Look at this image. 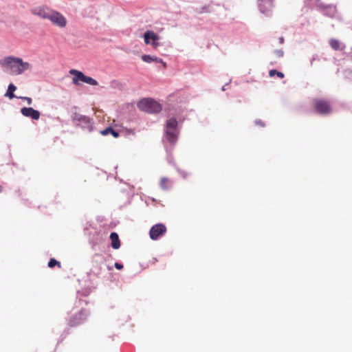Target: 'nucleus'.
Returning a JSON list of instances; mask_svg holds the SVG:
<instances>
[{
	"mask_svg": "<svg viewBox=\"0 0 352 352\" xmlns=\"http://www.w3.org/2000/svg\"><path fill=\"white\" fill-rule=\"evenodd\" d=\"M16 87L13 83L9 84V85L8 87L7 91L5 94V96L9 98L10 99L16 98L17 96H16L14 94V92L16 91Z\"/></svg>",
	"mask_w": 352,
	"mask_h": 352,
	"instance_id": "nucleus-18",
	"label": "nucleus"
},
{
	"mask_svg": "<svg viewBox=\"0 0 352 352\" xmlns=\"http://www.w3.org/2000/svg\"><path fill=\"white\" fill-rule=\"evenodd\" d=\"M110 239L111 241V247L113 249L117 250L120 248V241L118 234L116 232H113L110 234Z\"/></svg>",
	"mask_w": 352,
	"mask_h": 352,
	"instance_id": "nucleus-15",
	"label": "nucleus"
},
{
	"mask_svg": "<svg viewBox=\"0 0 352 352\" xmlns=\"http://www.w3.org/2000/svg\"><path fill=\"white\" fill-rule=\"evenodd\" d=\"M274 0H258V8L261 13L270 16L273 8Z\"/></svg>",
	"mask_w": 352,
	"mask_h": 352,
	"instance_id": "nucleus-10",
	"label": "nucleus"
},
{
	"mask_svg": "<svg viewBox=\"0 0 352 352\" xmlns=\"http://www.w3.org/2000/svg\"><path fill=\"white\" fill-rule=\"evenodd\" d=\"M16 98L25 100L28 102V104L30 105L32 104V100L30 97L23 96V97H16Z\"/></svg>",
	"mask_w": 352,
	"mask_h": 352,
	"instance_id": "nucleus-24",
	"label": "nucleus"
},
{
	"mask_svg": "<svg viewBox=\"0 0 352 352\" xmlns=\"http://www.w3.org/2000/svg\"><path fill=\"white\" fill-rule=\"evenodd\" d=\"M168 182V178L166 177H162L160 181V187L163 190H168L169 188L166 186V184Z\"/></svg>",
	"mask_w": 352,
	"mask_h": 352,
	"instance_id": "nucleus-23",
	"label": "nucleus"
},
{
	"mask_svg": "<svg viewBox=\"0 0 352 352\" xmlns=\"http://www.w3.org/2000/svg\"><path fill=\"white\" fill-rule=\"evenodd\" d=\"M71 117L73 122L82 130L88 132H91L94 130V122L89 117L77 112H73Z\"/></svg>",
	"mask_w": 352,
	"mask_h": 352,
	"instance_id": "nucleus-2",
	"label": "nucleus"
},
{
	"mask_svg": "<svg viewBox=\"0 0 352 352\" xmlns=\"http://www.w3.org/2000/svg\"><path fill=\"white\" fill-rule=\"evenodd\" d=\"M315 109L317 113L322 115H328L331 112L329 103L324 100H316L315 101Z\"/></svg>",
	"mask_w": 352,
	"mask_h": 352,
	"instance_id": "nucleus-7",
	"label": "nucleus"
},
{
	"mask_svg": "<svg viewBox=\"0 0 352 352\" xmlns=\"http://www.w3.org/2000/svg\"><path fill=\"white\" fill-rule=\"evenodd\" d=\"M21 113L25 117L30 118L35 120H38L41 116L40 112L32 107H23L21 109Z\"/></svg>",
	"mask_w": 352,
	"mask_h": 352,
	"instance_id": "nucleus-12",
	"label": "nucleus"
},
{
	"mask_svg": "<svg viewBox=\"0 0 352 352\" xmlns=\"http://www.w3.org/2000/svg\"><path fill=\"white\" fill-rule=\"evenodd\" d=\"M142 60L148 63H151L152 62L163 63L162 58H157L156 56H151L147 54H143L142 56Z\"/></svg>",
	"mask_w": 352,
	"mask_h": 352,
	"instance_id": "nucleus-17",
	"label": "nucleus"
},
{
	"mask_svg": "<svg viewBox=\"0 0 352 352\" xmlns=\"http://www.w3.org/2000/svg\"><path fill=\"white\" fill-rule=\"evenodd\" d=\"M228 84L225 85L224 86L222 87V91H225L226 90V88L225 87Z\"/></svg>",
	"mask_w": 352,
	"mask_h": 352,
	"instance_id": "nucleus-32",
	"label": "nucleus"
},
{
	"mask_svg": "<svg viewBox=\"0 0 352 352\" xmlns=\"http://www.w3.org/2000/svg\"><path fill=\"white\" fill-rule=\"evenodd\" d=\"M47 265L50 268H52V267H55L56 265H58L59 267H60V263L59 261H56L55 258H50V260L48 262Z\"/></svg>",
	"mask_w": 352,
	"mask_h": 352,
	"instance_id": "nucleus-22",
	"label": "nucleus"
},
{
	"mask_svg": "<svg viewBox=\"0 0 352 352\" xmlns=\"http://www.w3.org/2000/svg\"><path fill=\"white\" fill-rule=\"evenodd\" d=\"M254 122H255V124H256V125H259L263 127L265 126L264 122L261 120H256Z\"/></svg>",
	"mask_w": 352,
	"mask_h": 352,
	"instance_id": "nucleus-27",
	"label": "nucleus"
},
{
	"mask_svg": "<svg viewBox=\"0 0 352 352\" xmlns=\"http://www.w3.org/2000/svg\"><path fill=\"white\" fill-rule=\"evenodd\" d=\"M317 8L324 16L330 18L335 17L337 12L336 6L333 4L326 5L320 3L317 5Z\"/></svg>",
	"mask_w": 352,
	"mask_h": 352,
	"instance_id": "nucleus-6",
	"label": "nucleus"
},
{
	"mask_svg": "<svg viewBox=\"0 0 352 352\" xmlns=\"http://www.w3.org/2000/svg\"><path fill=\"white\" fill-rule=\"evenodd\" d=\"M53 10L45 8H36L34 10V14L39 16L42 19H49L51 16V13Z\"/></svg>",
	"mask_w": 352,
	"mask_h": 352,
	"instance_id": "nucleus-13",
	"label": "nucleus"
},
{
	"mask_svg": "<svg viewBox=\"0 0 352 352\" xmlns=\"http://www.w3.org/2000/svg\"><path fill=\"white\" fill-rule=\"evenodd\" d=\"M114 267H115L117 270H122V269H123V265H122V263H118V262L115 263V264H114Z\"/></svg>",
	"mask_w": 352,
	"mask_h": 352,
	"instance_id": "nucleus-26",
	"label": "nucleus"
},
{
	"mask_svg": "<svg viewBox=\"0 0 352 352\" xmlns=\"http://www.w3.org/2000/svg\"><path fill=\"white\" fill-rule=\"evenodd\" d=\"M166 232V227L162 223H157L153 226L149 231L150 238L152 240H157Z\"/></svg>",
	"mask_w": 352,
	"mask_h": 352,
	"instance_id": "nucleus-5",
	"label": "nucleus"
},
{
	"mask_svg": "<svg viewBox=\"0 0 352 352\" xmlns=\"http://www.w3.org/2000/svg\"><path fill=\"white\" fill-rule=\"evenodd\" d=\"M69 72L71 74L74 76L72 79V82L74 85H79V81L83 82L85 75L82 72L76 69H71Z\"/></svg>",
	"mask_w": 352,
	"mask_h": 352,
	"instance_id": "nucleus-14",
	"label": "nucleus"
},
{
	"mask_svg": "<svg viewBox=\"0 0 352 352\" xmlns=\"http://www.w3.org/2000/svg\"><path fill=\"white\" fill-rule=\"evenodd\" d=\"M274 54L278 57H283L284 55V52L283 50H274Z\"/></svg>",
	"mask_w": 352,
	"mask_h": 352,
	"instance_id": "nucleus-25",
	"label": "nucleus"
},
{
	"mask_svg": "<svg viewBox=\"0 0 352 352\" xmlns=\"http://www.w3.org/2000/svg\"><path fill=\"white\" fill-rule=\"evenodd\" d=\"M279 43L283 44L284 43V38L283 36L279 38Z\"/></svg>",
	"mask_w": 352,
	"mask_h": 352,
	"instance_id": "nucleus-30",
	"label": "nucleus"
},
{
	"mask_svg": "<svg viewBox=\"0 0 352 352\" xmlns=\"http://www.w3.org/2000/svg\"><path fill=\"white\" fill-rule=\"evenodd\" d=\"M100 133L102 135H107L111 134L116 138L120 136L119 132L116 131L112 126L107 127L104 130L100 131Z\"/></svg>",
	"mask_w": 352,
	"mask_h": 352,
	"instance_id": "nucleus-16",
	"label": "nucleus"
},
{
	"mask_svg": "<svg viewBox=\"0 0 352 352\" xmlns=\"http://www.w3.org/2000/svg\"><path fill=\"white\" fill-rule=\"evenodd\" d=\"M83 82L94 86L98 85V84L97 80L87 76H85Z\"/></svg>",
	"mask_w": 352,
	"mask_h": 352,
	"instance_id": "nucleus-20",
	"label": "nucleus"
},
{
	"mask_svg": "<svg viewBox=\"0 0 352 352\" xmlns=\"http://www.w3.org/2000/svg\"><path fill=\"white\" fill-rule=\"evenodd\" d=\"M1 190H2V186H0V192H1Z\"/></svg>",
	"mask_w": 352,
	"mask_h": 352,
	"instance_id": "nucleus-33",
	"label": "nucleus"
},
{
	"mask_svg": "<svg viewBox=\"0 0 352 352\" xmlns=\"http://www.w3.org/2000/svg\"><path fill=\"white\" fill-rule=\"evenodd\" d=\"M0 66L3 71L12 76H19L30 68L28 62H24L22 58L8 56L0 60Z\"/></svg>",
	"mask_w": 352,
	"mask_h": 352,
	"instance_id": "nucleus-1",
	"label": "nucleus"
},
{
	"mask_svg": "<svg viewBox=\"0 0 352 352\" xmlns=\"http://www.w3.org/2000/svg\"><path fill=\"white\" fill-rule=\"evenodd\" d=\"M140 110L148 113H157L161 111V104L152 98H143L138 102Z\"/></svg>",
	"mask_w": 352,
	"mask_h": 352,
	"instance_id": "nucleus-4",
	"label": "nucleus"
},
{
	"mask_svg": "<svg viewBox=\"0 0 352 352\" xmlns=\"http://www.w3.org/2000/svg\"><path fill=\"white\" fill-rule=\"evenodd\" d=\"M172 156H168V160L169 163H171Z\"/></svg>",
	"mask_w": 352,
	"mask_h": 352,
	"instance_id": "nucleus-31",
	"label": "nucleus"
},
{
	"mask_svg": "<svg viewBox=\"0 0 352 352\" xmlns=\"http://www.w3.org/2000/svg\"><path fill=\"white\" fill-rule=\"evenodd\" d=\"M316 56H314L312 57V58H311V60H310L311 65H313V63H314V61L316 60Z\"/></svg>",
	"mask_w": 352,
	"mask_h": 352,
	"instance_id": "nucleus-29",
	"label": "nucleus"
},
{
	"mask_svg": "<svg viewBox=\"0 0 352 352\" xmlns=\"http://www.w3.org/2000/svg\"><path fill=\"white\" fill-rule=\"evenodd\" d=\"M330 45L332 49H333L334 50H340V43L338 40L337 39H334V38H331L330 40Z\"/></svg>",
	"mask_w": 352,
	"mask_h": 352,
	"instance_id": "nucleus-19",
	"label": "nucleus"
},
{
	"mask_svg": "<svg viewBox=\"0 0 352 352\" xmlns=\"http://www.w3.org/2000/svg\"><path fill=\"white\" fill-rule=\"evenodd\" d=\"M152 42V38H150V44Z\"/></svg>",
	"mask_w": 352,
	"mask_h": 352,
	"instance_id": "nucleus-34",
	"label": "nucleus"
},
{
	"mask_svg": "<svg viewBox=\"0 0 352 352\" xmlns=\"http://www.w3.org/2000/svg\"><path fill=\"white\" fill-rule=\"evenodd\" d=\"M269 75L270 77H273L274 76H277L280 78H284V74L281 72H278L276 69H271L269 72Z\"/></svg>",
	"mask_w": 352,
	"mask_h": 352,
	"instance_id": "nucleus-21",
	"label": "nucleus"
},
{
	"mask_svg": "<svg viewBox=\"0 0 352 352\" xmlns=\"http://www.w3.org/2000/svg\"><path fill=\"white\" fill-rule=\"evenodd\" d=\"M89 312L86 309H81L78 314L74 316L69 320V324L71 327L77 326L80 324L85 320Z\"/></svg>",
	"mask_w": 352,
	"mask_h": 352,
	"instance_id": "nucleus-8",
	"label": "nucleus"
},
{
	"mask_svg": "<svg viewBox=\"0 0 352 352\" xmlns=\"http://www.w3.org/2000/svg\"><path fill=\"white\" fill-rule=\"evenodd\" d=\"M150 38H152V42L151 43V45L154 48H157V47L159 45L157 42L160 38L159 36L153 31L147 30L144 34V43L146 45L150 44Z\"/></svg>",
	"mask_w": 352,
	"mask_h": 352,
	"instance_id": "nucleus-11",
	"label": "nucleus"
},
{
	"mask_svg": "<svg viewBox=\"0 0 352 352\" xmlns=\"http://www.w3.org/2000/svg\"><path fill=\"white\" fill-rule=\"evenodd\" d=\"M177 170H178V172L179 173V174H180L181 175H182V177H183L184 178H186V177L187 175L186 174V173H185L184 171L181 170H179V169H177Z\"/></svg>",
	"mask_w": 352,
	"mask_h": 352,
	"instance_id": "nucleus-28",
	"label": "nucleus"
},
{
	"mask_svg": "<svg viewBox=\"0 0 352 352\" xmlns=\"http://www.w3.org/2000/svg\"><path fill=\"white\" fill-rule=\"evenodd\" d=\"M177 126L178 122L175 118H171L166 121L164 135L171 144H175L177 141Z\"/></svg>",
	"mask_w": 352,
	"mask_h": 352,
	"instance_id": "nucleus-3",
	"label": "nucleus"
},
{
	"mask_svg": "<svg viewBox=\"0 0 352 352\" xmlns=\"http://www.w3.org/2000/svg\"><path fill=\"white\" fill-rule=\"evenodd\" d=\"M50 21L60 28H64L67 24V20L65 16L60 13L54 10L51 13Z\"/></svg>",
	"mask_w": 352,
	"mask_h": 352,
	"instance_id": "nucleus-9",
	"label": "nucleus"
}]
</instances>
